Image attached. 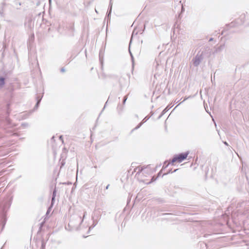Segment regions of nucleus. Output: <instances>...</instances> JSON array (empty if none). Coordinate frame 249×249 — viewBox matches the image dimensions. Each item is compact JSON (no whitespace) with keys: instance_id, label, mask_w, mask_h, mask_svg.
Here are the masks:
<instances>
[{"instance_id":"f257e3e1","label":"nucleus","mask_w":249,"mask_h":249,"mask_svg":"<svg viewBox=\"0 0 249 249\" xmlns=\"http://www.w3.org/2000/svg\"><path fill=\"white\" fill-rule=\"evenodd\" d=\"M188 152L181 153L176 155L172 160L171 163L174 165L175 163H180L187 158Z\"/></svg>"},{"instance_id":"f03ea898","label":"nucleus","mask_w":249,"mask_h":249,"mask_svg":"<svg viewBox=\"0 0 249 249\" xmlns=\"http://www.w3.org/2000/svg\"><path fill=\"white\" fill-rule=\"evenodd\" d=\"M150 170V169L148 167H143L142 166H139L137 167L134 169V172H136L137 174H140L142 173V171H145L147 172Z\"/></svg>"},{"instance_id":"7ed1b4c3","label":"nucleus","mask_w":249,"mask_h":249,"mask_svg":"<svg viewBox=\"0 0 249 249\" xmlns=\"http://www.w3.org/2000/svg\"><path fill=\"white\" fill-rule=\"evenodd\" d=\"M5 79L3 77L0 78V86H2L4 85L5 82H4Z\"/></svg>"},{"instance_id":"20e7f679","label":"nucleus","mask_w":249,"mask_h":249,"mask_svg":"<svg viewBox=\"0 0 249 249\" xmlns=\"http://www.w3.org/2000/svg\"><path fill=\"white\" fill-rule=\"evenodd\" d=\"M199 61L200 59L199 58L197 59V58H196L194 60V63L195 65L196 66L199 64Z\"/></svg>"},{"instance_id":"39448f33","label":"nucleus","mask_w":249,"mask_h":249,"mask_svg":"<svg viewBox=\"0 0 249 249\" xmlns=\"http://www.w3.org/2000/svg\"><path fill=\"white\" fill-rule=\"evenodd\" d=\"M109 185H108L107 187H106V189H107L108 188V187H109Z\"/></svg>"}]
</instances>
